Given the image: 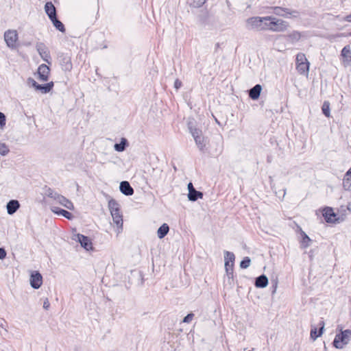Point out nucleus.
<instances>
[{
  "instance_id": "f257e3e1",
  "label": "nucleus",
  "mask_w": 351,
  "mask_h": 351,
  "mask_svg": "<svg viewBox=\"0 0 351 351\" xmlns=\"http://www.w3.org/2000/svg\"><path fill=\"white\" fill-rule=\"evenodd\" d=\"M188 128L195 141L197 147L201 152H204L207 141L206 138L202 135V130L195 128L192 122H189Z\"/></svg>"
},
{
  "instance_id": "f03ea898",
  "label": "nucleus",
  "mask_w": 351,
  "mask_h": 351,
  "mask_svg": "<svg viewBox=\"0 0 351 351\" xmlns=\"http://www.w3.org/2000/svg\"><path fill=\"white\" fill-rule=\"evenodd\" d=\"M351 341V330H341L340 333L335 335L333 341L334 346L337 349H343Z\"/></svg>"
},
{
  "instance_id": "7ed1b4c3",
  "label": "nucleus",
  "mask_w": 351,
  "mask_h": 351,
  "mask_svg": "<svg viewBox=\"0 0 351 351\" xmlns=\"http://www.w3.org/2000/svg\"><path fill=\"white\" fill-rule=\"evenodd\" d=\"M263 19L267 20V16H253L247 19L246 28L249 30L261 31Z\"/></svg>"
},
{
  "instance_id": "20e7f679",
  "label": "nucleus",
  "mask_w": 351,
  "mask_h": 351,
  "mask_svg": "<svg viewBox=\"0 0 351 351\" xmlns=\"http://www.w3.org/2000/svg\"><path fill=\"white\" fill-rule=\"evenodd\" d=\"M267 20H270L271 24V31L272 32H284L288 27V23L281 19H276L274 16H267Z\"/></svg>"
},
{
  "instance_id": "39448f33",
  "label": "nucleus",
  "mask_w": 351,
  "mask_h": 351,
  "mask_svg": "<svg viewBox=\"0 0 351 351\" xmlns=\"http://www.w3.org/2000/svg\"><path fill=\"white\" fill-rule=\"evenodd\" d=\"M29 284L34 289H39L43 285V276L40 273L36 270H29Z\"/></svg>"
},
{
  "instance_id": "423d86ee",
  "label": "nucleus",
  "mask_w": 351,
  "mask_h": 351,
  "mask_svg": "<svg viewBox=\"0 0 351 351\" xmlns=\"http://www.w3.org/2000/svg\"><path fill=\"white\" fill-rule=\"evenodd\" d=\"M296 69L300 74L307 77V58L304 53H298L296 56Z\"/></svg>"
},
{
  "instance_id": "0eeeda50",
  "label": "nucleus",
  "mask_w": 351,
  "mask_h": 351,
  "mask_svg": "<svg viewBox=\"0 0 351 351\" xmlns=\"http://www.w3.org/2000/svg\"><path fill=\"white\" fill-rule=\"evenodd\" d=\"M4 40L9 48H16L18 34L16 30H8L4 33Z\"/></svg>"
},
{
  "instance_id": "6e6552de",
  "label": "nucleus",
  "mask_w": 351,
  "mask_h": 351,
  "mask_svg": "<svg viewBox=\"0 0 351 351\" xmlns=\"http://www.w3.org/2000/svg\"><path fill=\"white\" fill-rule=\"evenodd\" d=\"M36 50L41 58L47 63L51 64V58L48 48L43 43H38L36 45Z\"/></svg>"
},
{
  "instance_id": "1a4fd4ad",
  "label": "nucleus",
  "mask_w": 351,
  "mask_h": 351,
  "mask_svg": "<svg viewBox=\"0 0 351 351\" xmlns=\"http://www.w3.org/2000/svg\"><path fill=\"white\" fill-rule=\"evenodd\" d=\"M274 13L276 15L282 16L285 17H289L290 15L291 17H298L299 13L296 10H291L289 8H283L281 7H274Z\"/></svg>"
},
{
  "instance_id": "9d476101",
  "label": "nucleus",
  "mask_w": 351,
  "mask_h": 351,
  "mask_svg": "<svg viewBox=\"0 0 351 351\" xmlns=\"http://www.w3.org/2000/svg\"><path fill=\"white\" fill-rule=\"evenodd\" d=\"M75 237H76L75 239L77 240L85 250H89L92 249V242L89 237L81 234H77Z\"/></svg>"
},
{
  "instance_id": "9b49d317",
  "label": "nucleus",
  "mask_w": 351,
  "mask_h": 351,
  "mask_svg": "<svg viewBox=\"0 0 351 351\" xmlns=\"http://www.w3.org/2000/svg\"><path fill=\"white\" fill-rule=\"evenodd\" d=\"M50 72L49 67L45 64H40L38 68V74L39 80L43 82H47L49 79Z\"/></svg>"
},
{
  "instance_id": "f8f14e48",
  "label": "nucleus",
  "mask_w": 351,
  "mask_h": 351,
  "mask_svg": "<svg viewBox=\"0 0 351 351\" xmlns=\"http://www.w3.org/2000/svg\"><path fill=\"white\" fill-rule=\"evenodd\" d=\"M323 216L327 223H335L339 219L333 210L328 207L324 210Z\"/></svg>"
},
{
  "instance_id": "ddd939ff",
  "label": "nucleus",
  "mask_w": 351,
  "mask_h": 351,
  "mask_svg": "<svg viewBox=\"0 0 351 351\" xmlns=\"http://www.w3.org/2000/svg\"><path fill=\"white\" fill-rule=\"evenodd\" d=\"M113 222L117 226V234H119L123 228V216L121 213V211L114 212L111 213Z\"/></svg>"
},
{
  "instance_id": "4468645a",
  "label": "nucleus",
  "mask_w": 351,
  "mask_h": 351,
  "mask_svg": "<svg viewBox=\"0 0 351 351\" xmlns=\"http://www.w3.org/2000/svg\"><path fill=\"white\" fill-rule=\"evenodd\" d=\"M55 201L69 210H73L74 209V206L71 201L60 194L57 195Z\"/></svg>"
},
{
  "instance_id": "2eb2a0df",
  "label": "nucleus",
  "mask_w": 351,
  "mask_h": 351,
  "mask_svg": "<svg viewBox=\"0 0 351 351\" xmlns=\"http://www.w3.org/2000/svg\"><path fill=\"white\" fill-rule=\"evenodd\" d=\"M341 56L343 58V64L351 66V50L350 45L345 46L341 50Z\"/></svg>"
},
{
  "instance_id": "dca6fc26",
  "label": "nucleus",
  "mask_w": 351,
  "mask_h": 351,
  "mask_svg": "<svg viewBox=\"0 0 351 351\" xmlns=\"http://www.w3.org/2000/svg\"><path fill=\"white\" fill-rule=\"evenodd\" d=\"M120 191L126 196L134 194V189L128 181H122L119 185Z\"/></svg>"
},
{
  "instance_id": "f3484780",
  "label": "nucleus",
  "mask_w": 351,
  "mask_h": 351,
  "mask_svg": "<svg viewBox=\"0 0 351 351\" xmlns=\"http://www.w3.org/2000/svg\"><path fill=\"white\" fill-rule=\"evenodd\" d=\"M19 208L20 203L16 199L10 200L6 205L7 213L10 215L14 214Z\"/></svg>"
},
{
  "instance_id": "a211bd4d",
  "label": "nucleus",
  "mask_w": 351,
  "mask_h": 351,
  "mask_svg": "<svg viewBox=\"0 0 351 351\" xmlns=\"http://www.w3.org/2000/svg\"><path fill=\"white\" fill-rule=\"evenodd\" d=\"M45 11L50 20L57 17L56 9L52 2L48 1L45 3Z\"/></svg>"
},
{
  "instance_id": "6ab92c4d",
  "label": "nucleus",
  "mask_w": 351,
  "mask_h": 351,
  "mask_svg": "<svg viewBox=\"0 0 351 351\" xmlns=\"http://www.w3.org/2000/svg\"><path fill=\"white\" fill-rule=\"evenodd\" d=\"M319 330H317V328L315 327V326H312V328H311V338L313 339V340H315L317 337H320L322 333H323V331H324V322H321L319 324Z\"/></svg>"
},
{
  "instance_id": "aec40b11",
  "label": "nucleus",
  "mask_w": 351,
  "mask_h": 351,
  "mask_svg": "<svg viewBox=\"0 0 351 351\" xmlns=\"http://www.w3.org/2000/svg\"><path fill=\"white\" fill-rule=\"evenodd\" d=\"M262 90V86L260 84H256L254 87L249 90V97L253 100H256L259 98Z\"/></svg>"
},
{
  "instance_id": "412c9836",
  "label": "nucleus",
  "mask_w": 351,
  "mask_h": 351,
  "mask_svg": "<svg viewBox=\"0 0 351 351\" xmlns=\"http://www.w3.org/2000/svg\"><path fill=\"white\" fill-rule=\"evenodd\" d=\"M60 58V64L62 70L65 71H71L72 69V63L70 57L62 56Z\"/></svg>"
},
{
  "instance_id": "4be33fe9",
  "label": "nucleus",
  "mask_w": 351,
  "mask_h": 351,
  "mask_svg": "<svg viewBox=\"0 0 351 351\" xmlns=\"http://www.w3.org/2000/svg\"><path fill=\"white\" fill-rule=\"evenodd\" d=\"M51 210L54 213H56L58 215H62L67 219H72L73 217V215L71 213H70L64 209L60 208L59 207H53L51 208Z\"/></svg>"
},
{
  "instance_id": "5701e85b",
  "label": "nucleus",
  "mask_w": 351,
  "mask_h": 351,
  "mask_svg": "<svg viewBox=\"0 0 351 351\" xmlns=\"http://www.w3.org/2000/svg\"><path fill=\"white\" fill-rule=\"evenodd\" d=\"M128 146V141L125 138H121L119 143L114 144V149L117 152H121L125 151Z\"/></svg>"
},
{
  "instance_id": "b1692460",
  "label": "nucleus",
  "mask_w": 351,
  "mask_h": 351,
  "mask_svg": "<svg viewBox=\"0 0 351 351\" xmlns=\"http://www.w3.org/2000/svg\"><path fill=\"white\" fill-rule=\"evenodd\" d=\"M295 231L297 233H300V237H298V239H300L301 247L306 248L307 247V234L302 230L299 226H297Z\"/></svg>"
},
{
  "instance_id": "393cba45",
  "label": "nucleus",
  "mask_w": 351,
  "mask_h": 351,
  "mask_svg": "<svg viewBox=\"0 0 351 351\" xmlns=\"http://www.w3.org/2000/svg\"><path fill=\"white\" fill-rule=\"evenodd\" d=\"M53 86L54 84L53 82H50L44 84H38L36 90L46 94L49 93L53 89Z\"/></svg>"
},
{
  "instance_id": "a878e982",
  "label": "nucleus",
  "mask_w": 351,
  "mask_h": 351,
  "mask_svg": "<svg viewBox=\"0 0 351 351\" xmlns=\"http://www.w3.org/2000/svg\"><path fill=\"white\" fill-rule=\"evenodd\" d=\"M284 36L286 38L288 42L291 43V44H294L300 39L301 34L299 32L293 31L291 34Z\"/></svg>"
},
{
  "instance_id": "bb28decb",
  "label": "nucleus",
  "mask_w": 351,
  "mask_h": 351,
  "mask_svg": "<svg viewBox=\"0 0 351 351\" xmlns=\"http://www.w3.org/2000/svg\"><path fill=\"white\" fill-rule=\"evenodd\" d=\"M268 284V278L265 275H261L256 279L255 286L258 288H265Z\"/></svg>"
},
{
  "instance_id": "cd10ccee",
  "label": "nucleus",
  "mask_w": 351,
  "mask_h": 351,
  "mask_svg": "<svg viewBox=\"0 0 351 351\" xmlns=\"http://www.w3.org/2000/svg\"><path fill=\"white\" fill-rule=\"evenodd\" d=\"M203 197V193L199 191H197L196 189L190 191V193H188V198L189 200L191 202H195L198 199H202Z\"/></svg>"
},
{
  "instance_id": "c85d7f7f",
  "label": "nucleus",
  "mask_w": 351,
  "mask_h": 351,
  "mask_svg": "<svg viewBox=\"0 0 351 351\" xmlns=\"http://www.w3.org/2000/svg\"><path fill=\"white\" fill-rule=\"evenodd\" d=\"M169 227L167 223H163L157 230V235L159 239L164 238L169 232Z\"/></svg>"
},
{
  "instance_id": "c756f323",
  "label": "nucleus",
  "mask_w": 351,
  "mask_h": 351,
  "mask_svg": "<svg viewBox=\"0 0 351 351\" xmlns=\"http://www.w3.org/2000/svg\"><path fill=\"white\" fill-rule=\"evenodd\" d=\"M53 26L60 32L64 33L66 29L64 24L57 17L51 19Z\"/></svg>"
},
{
  "instance_id": "7c9ffc66",
  "label": "nucleus",
  "mask_w": 351,
  "mask_h": 351,
  "mask_svg": "<svg viewBox=\"0 0 351 351\" xmlns=\"http://www.w3.org/2000/svg\"><path fill=\"white\" fill-rule=\"evenodd\" d=\"M108 208L110 211V213L120 210L119 204L114 199H111L108 201Z\"/></svg>"
},
{
  "instance_id": "2f4dec72",
  "label": "nucleus",
  "mask_w": 351,
  "mask_h": 351,
  "mask_svg": "<svg viewBox=\"0 0 351 351\" xmlns=\"http://www.w3.org/2000/svg\"><path fill=\"white\" fill-rule=\"evenodd\" d=\"M235 256L232 252L225 251L224 252V263H229L231 262L234 263Z\"/></svg>"
},
{
  "instance_id": "473e14b6",
  "label": "nucleus",
  "mask_w": 351,
  "mask_h": 351,
  "mask_svg": "<svg viewBox=\"0 0 351 351\" xmlns=\"http://www.w3.org/2000/svg\"><path fill=\"white\" fill-rule=\"evenodd\" d=\"M323 114L326 117H330V104L328 101H324L322 108Z\"/></svg>"
},
{
  "instance_id": "72a5a7b5",
  "label": "nucleus",
  "mask_w": 351,
  "mask_h": 351,
  "mask_svg": "<svg viewBox=\"0 0 351 351\" xmlns=\"http://www.w3.org/2000/svg\"><path fill=\"white\" fill-rule=\"evenodd\" d=\"M10 152L9 147L6 145L5 143H1L0 141V154L1 156H6Z\"/></svg>"
},
{
  "instance_id": "f704fd0d",
  "label": "nucleus",
  "mask_w": 351,
  "mask_h": 351,
  "mask_svg": "<svg viewBox=\"0 0 351 351\" xmlns=\"http://www.w3.org/2000/svg\"><path fill=\"white\" fill-rule=\"evenodd\" d=\"M59 193L55 192L51 188H47L46 190H45V195L51 198V199H53L54 200H56V197H57V195H58Z\"/></svg>"
},
{
  "instance_id": "c9c22d12",
  "label": "nucleus",
  "mask_w": 351,
  "mask_h": 351,
  "mask_svg": "<svg viewBox=\"0 0 351 351\" xmlns=\"http://www.w3.org/2000/svg\"><path fill=\"white\" fill-rule=\"evenodd\" d=\"M270 20H265L263 19L262 25H261V31L262 30H270L271 24H270Z\"/></svg>"
},
{
  "instance_id": "e433bc0d",
  "label": "nucleus",
  "mask_w": 351,
  "mask_h": 351,
  "mask_svg": "<svg viewBox=\"0 0 351 351\" xmlns=\"http://www.w3.org/2000/svg\"><path fill=\"white\" fill-rule=\"evenodd\" d=\"M27 84L29 87L34 88L35 90L37 89L38 85L39 84L37 83L33 78L29 77L27 80Z\"/></svg>"
},
{
  "instance_id": "4c0bfd02",
  "label": "nucleus",
  "mask_w": 351,
  "mask_h": 351,
  "mask_svg": "<svg viewBox=\"0 0 351 351\" xmlns=\"http://www.w3.org/2000/svg\"><path fill=\"white\" fill-rule=\"evenodd\" d=\"M233 265H225L226 271L229 278L233 277Z\"/></svg>"
},
{
  "instance_id": "58836bf2",
  "label": "nucleus",
  "mask_w": 351,
  "mask_h": 351,
  "mask_svg": "<svg viewBox=\"0 0 351 351\" xmlns=\"http://www.w3.org/2000/svg\"><path fill=\"white\" fill-rule=\"evenodd\" d=\"M5 115L3 112H0V129H2L5 125Z\"/></svg>"
},
{
  "instance_id": "ea45409f",
  "label": "nucleus",
  "mask_w": 351,
  "mask_h": 351,
  "mask_svg": "<svg viewBox=\"0 0 351 351\" xmlns=\"http://www.w3.org/2000/svg\"><path fill=\"white\" fill-rule=\"evenodd\" d=\"M343 186L344 187L351 186V176H348L347 173H346L343 179Z\"/></svg>"
},
{
  "instance_id": "a19ab883",
  "label": "nucleus",
  "mask_w": 351,
  "mask_h": 351,
  "mask_svg": "<svg viewBox=\"0 0 351 351\" xmlns=\"http://www.w3.org/2000/svg\"><path fill=\"white\" fill-rule=\"evenodd\" d=\"M193 317H194V314L193 313H189L186 317H184L182 322L184 323H189V322H191L192 321Z\"/></svg>"
},
{
  "instance_id": "79ce46f5",
  "label": "nucleus",
  "mask_w": 351,
  "mask_h": 351,
  "mask_svg": "<svg viewBox=\"0 0 351 351\" xmlns=\"http://www.w3.org/2000/svg\"><path fill=\"white\" fill-rule=\"evenodd\" d=\"M6 256V252L4 248L0 247V259L2 260Z\"/></svg>"
},
{
  "instance_id": "37998d69",
  "label": "nucleus",
  "mask_w": 351,
  "mask_h": 351,
  "mask_svg": "<svg viewBox=\"0 0 351 351\" xmlns=\"http://www.w3.org/2000/svg\"><path fill=\"white\" fill-rule=\"evenodd\" d=\"M182 86V82L180 81L178 79L176 80L174 82V87L176 89H179Z\"/></svg>"
},
{
  "instance_id": "c03bdc74",
  "label": "nucleus",
  "mask_w": 351,
  "mask_h": 351,
  "mask_svg": "<svg viewBox=\"0 0 351 351\" xmlns=\"http://www.w3.org/2000/svg\"><path fill=\"white\" fill-rule=\"evenodd\" d=\"M50 306V303L49 302V300L46 298L43 302V308L46 310H48Z\"/></svg>"
},
{
  "instance_id": "a18cd8bd",
  "label": "nucleus",
  "mask_w": 351,
  "mask_h": 351,
  "mask_svg": "<svg viewBox=\"0 0 351 351\" xmlns=\"http://www.w3.org/2000/svg\"><path fill=\"white\" fill-rule=\"evenodd\" d=\"M207 0H196L195 3L197 7H201L202 6Z\"/></svg>"
},
{
  "instance_id": "49530a36",
  "label": "nucleus",
  "mask_w": 351,
  "mask_h": 351,
  "mask_svg": "<svg viewBox=\"0 0 351 351\" xmlns=\"http://www.w3.org/2000/svg\"><path fill=\"white\" fill-rule=\"evenodd\" d=\"M251 259L248 256L244 257L239 263H250Z\"/></svg>"
},
{
  "instance_id": "de8ad7c7",
  "label": "nucleus",
  "mask_w": 351,
  "mask_h": 351,
  "mask_svg": "<svg viewBox=\"0 0 351 351\" xmlns=\"http://www.w3.org/2000/svg\"><path fill=\"white\" fill-rule=\"evenodd\" d=\"M195 189L194 188V186H193V185L192 182H189V183L188 184V191H189V193H190V191H193V190H195Z\"/></svg>"
},
{
  "instance_id": "09e8293b",
  "label": "nucleus",
  "mask_w": 351,
  "mask_h": 351,
  "mask_svg": "<svg viewBox=\"0 0 351 351\" xmlns=\"http://www.w3.org/2000/svg\"><path fill=\"white\" fill-rule=\"evenodd\" d=\"M222 150H223L222 145L219 146V147L217 149H216V155H219L222 152Z\"/></svg>"
},
{
  "instance_id": "8fccbe9b",
  "label": "nucleus",
  "mask_w": 351,
  "mask_h": 351,
  "mask_svg": "<svg viewBox=\"0 0 351 351\" xmlns=\"http://www.w3.org/2000/svg\"><path fill=\"white\" fill-rule=\"evenodd\" d=\"M345 19H346V21L351 22V14L348 15V16H346Z\"/></svg>"
},
{
  "instance_id": "3c124183",
  "label": "nucleus",
  "mask_w": 351,
  "mask_h": 351,
  "mask_svg": "<svg viewBox=\"0 0 351 351\" xmlns=\"http://www.w3.org/2000/svg\"><path fill=\"white\" fill-rule=\"evenodd\" d=\"M250 265H240L241 267L243 269H246Z\"/></svg>"
},
{
  "instance_id": "603ef678",
  "label": "nucleus",
  "mask_w": 351,
  "mask_h": 351,
  "mask_svg": "<svg viewBox=\"0 0 351 351\" xmlns=\"http://www.w3.org/2000/svg\"><path fill=\"white\" fill-rule=\"evenodd\" d=\"M5 321L3 319H0V326L3 328V324Z\"/></svg>"
},
{
  "instance_id": "864d4df0",
  "label": "nucleus",
  "mask_w": 351,
  "mask_h": 351,
  "mask_svg": "<svg viewBox=\"0 0 351 351\" xmlns=\"http://www.w3.org/2000/svg\"><path fill=\"white\" fill-rule=\"evenodd\" d=\"M347 176H351V167H350V169L347 171Z\"/></svg>"
},
{
  "instance_id": "5fc2aeb1",
  "label": "nucleus",
  "mask_w": 351,
  "mask_h": 351,
  "mask_svg": "<svg viewBox=\"0 0 351 351\" xmlns=\"http://www.w3.org/2000/svg\"><path fill=\"white\" fill-rule=\"evenodd\" d=\"M308 245H310V243H311V241H311V239L309 237H308Z\"/></svg>"
},
{
  "instance_id": "6e6d98bb",
  "label": "nucleus",
  "mask_w": 351,
  "mask_h": 351,
  "mask_svg": "<svg viewBox=\"0 0 351 351\" xmlns=\"http://www.w3.org/2000/svg\"><path fill=\"white\" fill-rule=\"evenodd\" d=\"M215 119L216 123L219 125L220 124L219 121L216 118H215Z\"/></svg>"
},
{
  "instance_id": "4d7b16f0",
  "label": "nucleus",
  "mask_w": 351,
  "mask_h": 351,
  "mask_svg": "<svg viewBox=\"0 0 351 351\" xmlns=\"http://www.w3.org/2000/svg\"><path fill=\"white\" fill-rule=\"evenodd\" d=\"M219 43H217L216 44V49L219 48Z\"/></svg>"
}]
</instances>
